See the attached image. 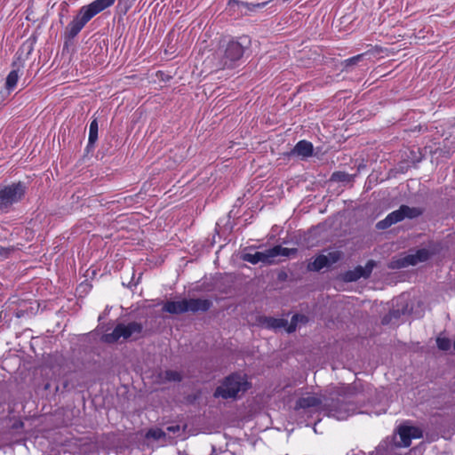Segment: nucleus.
Here are the masks:
<instances>
[{"mask_svg":"<svg viewBox=\"0 0 455 455\" xmlns=\"http://www.w3.org/2000/svg\"><path fill=\"white\" fill-rule=\"evenodd\" d=\"M244 53V46L241 43L230 40L220 47L212 53V57L207 58V62L212 64V68L220 70L226 68H232Z\"/></svg>","mask_w":455,"mask_h":455,"instance_id":"obj_1","label":"nucleus"},{"mask_svg":"<svg viewBox=\"0 0 455 455\" xmlns=\"http://www.w3.org/2000/svg\"><path fill=\"white\" fill-rule=\"evenodd\" d=\"M250 385L245 375L233 374L226 378L221 386H220L215 393V397L234 398L239 393H243L249 388Z\"/></svg>","mask_w":455,"mask_h":455,"instance_id":"obj_2","label":"nucleus"},{"mask_svg":"<svg viewBox=\"0 0 455 455\" xmlns=\"http://www.w3.org/2000/svg\"><path fill=\"white\" fill-rule=\"evenodd\" d=\"M212 306L209 299H189L178 301H167L163 310L170 314H182L185 312L207 311Z\"/></svg>","mask_w":455,"mask_h":455,"instance_id":"obj_3","label":"nucleus"},{"mask_svg":"<svg viewBox=\"0 0 455 455\" xmlns=\"http://www.w3.org/2000/svg\"><path fill=\"white\" fill-rule=\"evenodd\" d=\"M296 252L297 249H289L281 245H275L264 251L245 253L243 256V259L251 264H257L259 262L271 264L274 262V259L276 257H289L291 254H295Z\"/></svg>","mask_w":455,"mask_h":455,"instance_id":"obj_4","label":"nucleus"},{"mask_svg":"<svg viewBox=\"0 0 455 455\" xmlns=\"http://www.w3.org/2000/svg\"><path fill=\"white\" fill-rule=\"evenodd\" d=\"M26 193L23 183H12L0 188V212H7L12 204L20 202Z\"/></svg>","mask_w":455,"mask_h":455,"instance_id":"obj_5","label":"nucleus"},{"mask_svg":"<svg viewBox=\"0 0 455 455\" xmlns=\"http://www.w3.org/2000/svg\"><path fill=\"white\" fill-rule=\"evenodd\" d=\"M142 326L140 323L132 322L127 324L119 323L116 326L111 333H107L102 337V339L107 343H114L119 340L121 338L127 339L134 335H138L141 332Z\"/></svg>","mask_w":455,"mask_h":455,"instance_id":"obj_6","label":"nucleus"},{"mask_svg":"<svg viewBox=\"0 0 455 455\" xmlns=\"http://www.w3.org/2000/svg\"><path fill=\"white\" fill-rule=\"evenodd\" d=\"M323 410L329 417H332L338 420H345L351 415L356 413V408L352 403H344L343 400L338 399L331 403H325Z\"/></svg>","mask_w":455,"mask_h":455,"instance_id":"obj_7","label":"nucleus"},{"mask_svg":"<svg viewBox=\"0 0 455 455\" xmlns=\"http://www.w3.org/2000/svg\"><path fill=\"white\" fill-rule=\"evenodd\" d=\"M306 321L307 317L305 315H294L290 323H288L287 320L273 317H264L260 323L267 329L278 330L285 328L288 333H291L296 330L299 323H305Z\"/></svg>","mask_w":455,"mask_h":455,"instance_id":"obj_8","label":"nucleus"},{"mask_svg":"<svg viewBox=\"0 0 455 455\" xmlns=\"http://www.w3.org/2000/svg\"><path fill=\"white\" fill-rule=\"evenodd\" d=\"M93 16L88 10L83 6L78 14L69 22L67 27V34L69 38H74L85 26V24L92 19Z\"/></svg>","mask_w":455,"mask_h":455,"instance_id":"obj_9","label":"nucleus"},{"mask_svg":"<svg viewBox=\"0 0 455 455\" xmlns=\"http://www.w3.org/2000/svg\"><path fill=\"white\" fill-rule=\"evenodd\" d=\"M341 257L339 251H328L327 254L318 255L312 262L307 265V269L310 271H319L325 267H329L336 263Z\"/></svg>","mask_w":455,"mask_h":455,"instance_id":"obj_10","label":"nucleus"},{"mask_svg":"<svg viewBox=\"0 0 455 455\" xmlns=\"http://www.w3.org/2000/svg\"><path fill=\"white\" fill-rule=\"evenodd\" d=\"M429 251L426 249H420L416 253L409 254L396 261L392 262L393 267H405L408 266H415L419 262H424L429 258Z\"/></svg>","mask_w":455,"mask_h":455,"instance_id":"obj_11","label":"nucleus"},{"mask_svg":"<svg viewBox=\"0 0 455 455\" xmlns=\"http://www.w3.org/2000/svg\"><path fill=\"white\" fill-rule=\"evenodd\" d=\"M400 441L397 443L399 446L408 447L411 445V439L420 438L422 431L416 427L401 426L398 429Z\"/></svg>","mask_w":455,"mask_h":455,"instance_id":"obj_12","label":"nucleus"},{"mask_svg":"<svg viewBox=\"0 0 455 455\" xmlns=\"http://www.w3.org/2000/svg\"><path fill=\"white\" fill-rule=\"evenodd\" d=\"M374 265V262L370 260L364 267L358 266L353 270H348L343 275V280L345 282H355L361 277L367 278L371 274Z\"/></svg>","mask_w":455,"mask_h":455,"instance_id":"obj_13","label":"nucleus"},{"mask_svg":"<svg viewBox=\"0 0 455 455\" xmlns=\"http://www.w3.org/2000/svg\"><path fill=\"white\" fill-rule=\"evenodd\" d=\"M421 214V211L416 207H409L407 205H402L398 210L392 212L387 215L388 220L391 223L395 224L405 218H415Z\"/></svg>","mask_w":455,"mask_h":455,"instance_id":"obj_14","label":"nucleus"},{"mask_svg":"<svg viewBox=\"0 0 455 455\" xmlns=\"http://www.w3.org/2000/svg\"><path fill=\"white\" fill-rule=\"evenodd\" d=\"M322 404V399L315 395H307L299 398L296 403V409L315 408Z\"/></svg>","mask_w":455,"mask_h":455,"instance_id":"obj_15","label":"nucleus"},{"mask_svg":"<svg viewBox=\"0 0 455 455\" xmlns=\"http://www.w3.org/2000/svg\"><path fill=\"white\" fill-rule=\"evenodd\" d=\"M116 0H94L88 5H84V7L88 10V12L94 17L100 12L105 9L112 6Z\"/></svg>","mask_w":455,"mask_h":455,"instance_id":"obj_16","label":"nucleus"},{"mask_svg":"<svg viewBox=\"0 0 455 455\" xmlns=\"http://www.w3.org/2000/svg\"><path fill=\"white\" fill-rule=\"evenodd\" d=\"M313 153V145L312 143L307 140L299 141L294 148L292 149V154L297 155L302 157L310 156Z\"/></svg>","mask_w":455,"mask_h":455,"instance_id":"obj_17","label":"nucleus"},{"mask_svg":"<svg viewBox=\"0 0 455 455\" xmlns=\"http://www.w3.org/2000/svg\"><path fill=\"white\" fill-rule=\"evenodd\" d=\"M20 67H18L17 68L12 70L7 77H6V81H5V88L7 91L11 92V91H13L14 88L16 87L17 85V83L19 81V78H20Z\"/></svg>","mask_w":455,"mask_h":455,"instance_id":"obj_18","label":"nucleus"},{"mask_svg":"<svg viewBox=\"0 0 455 455\" xmlns=\"http://www.w3.org/2000/svg\"><path fill=\"white\" fill-rule=\"evenodd\" d=\"M359 390V385L355 383L354 385L348 386H341L336 391L338 396L342 397L343 399L348 398L354 395H355Z\"/></svg>","mask_w":455,"mask_h":455,"instance_id":"obj_19","label":"nucleus"},{"mask_svg":"<svg viewBox=\"0 0 455 455\" xmlns=\"http://www.w3.org/2000/svg\"><path fill=\"white\" fill-rule=\"evenodd\" d=\"M98 130H99L98 122L96 119H94L90 124L89 138H88L89 144L93 145L96 142V140H98Z\"/></svg>","mask_w":455,"mask_h":455,"instance_id":"obj_20","label":"nucleus"},{"mask_svg":"<svg viewBox=\"0 0 455 455\" xmlns=\"http://www.w3.org/2000/svg\"><path fill=\"white\" fill-rule=\"evenodd\" d=\"M165 435L164 432L161 429H150L148 431L146 436L159 440Z\"/></svg>","mask_w":455,"mask_h":455,"instance_id":"obj_21","label":"nucleus"},{"mask_svg":"<svg viewBox=\"0 0 455 455\" xmlns=\"http://www.w3.org/2000/svg\"><path fill=\"white\" fill-rule=\"evenodd\" d=\"M165 379L170 381H180L181 379V377L178 371H167L165 372Z\"/></svg>","mask_w":455,"mask_h":455,"instance_id":"obj_22","label":"nucleus"},{"mask_svg":"<svg viewBox=\"0 0 455 455\" xmlns=\"http://www.w3.org/2000/svg\"><path fill=\"white\" fill-rule=\"evenodd\" d=\"M436 343L438 347L442 350H448L450 348V340L446 338H437Z\"/></svg>","mask_w":455,"mask_h":455,"instance_id":"obj_23","label":"nucleus"},{"mask_svg":"<svg viewBox=\"0 0 455 455\" xmlns=\"http://www.w3.org/2000/svg\"><path fill=\"white\" fill-rule=\"evenodd\" d=\"M364 54H358L356 56H354L352 58L347 59L344 63L346 67L355 65L358 61L362 60Z\"/></svg>","mask_w":455,"mask_h":455,"instance_id":"obj_24","label":"nucleus"},{"mask_svg":"<svg viewBox=\"0 0 455 455\" xmlns=\"http://www.w3.org/2000/svg\"><path fill=\"white\" fill-rule=\"evenodd\" d=\"M391 225H393V223H391V220H388V217L387 216L384 220L377 223V228L379 229H386L389 228Z\"/></svg>","mask_w":455,"mask_h":455,"instance_id":"obj_25","label":"nucleus"},{"mask_svg":"<svg viewBox=\"0 0 455 455\" xmlns=\"http://www.w3.org/2000/svg\"><path fill=\"white\" fill-rule=\"evenodd\" d=\"M11 250L9 248L0 246V259L7 258Z\"/></svg>","mask_w":455,"mask_h":455,"instance_id":"obj_26","label":"nucleus"},{"mask_svg":"<svg viewBox=\"0 0 455 455\" xmlns=\"http://www.w3.org/2000/svg\"><path fill=\"white\" fill-rule=\"evenodd\" d=\"M167 429L170 432L175 433L177 431H180V426L177 425V426L168 427Z\"/></svg>","mask_w":455,"mask_h":455,"instance_id":"obj_27","label":"nucleus"},{"mask_svg":"<svg viewBox=\"0 0 455 455\" xmlns=\"http://www.w3.org/2000/svg\"><path fill=\"white\" fill-rule=\"evenodd\" d=\"M233 3L234 4H238V1H236V0H229V4H231Z\"/></svg>","mask_w":455,"mask_h":455,"instance_id":"obj_28","label":"nucleus"},{"mask_svg":"<svg viewBox=\"0 0 455 455\" xmlns=\"http://www.w3.org/2000/svg\"><path fill=\"white\" fill-rule=\"evenodd\" d=\"M264 5H265V4H264V3H262V4H256L255 6H257V7H261V6H264Z\"/></svg>","mask_w":455,"mask_h":455,"instance_id":"obj_29","label":"nucleus"},{"mask_svg":"<svg viewBox=\"0 0 455 455\" xmlns=\"http://www.w3.org/2000/svg\"><path fill=\"white\" fill-rule=\"evenodd\" d=\"M453 350L455 351V341L453 342Z\"/></svg>","mask_w":455,"mask_h":455,"instance_id":"obj_30","label":"nucleus"}]
</instances>
